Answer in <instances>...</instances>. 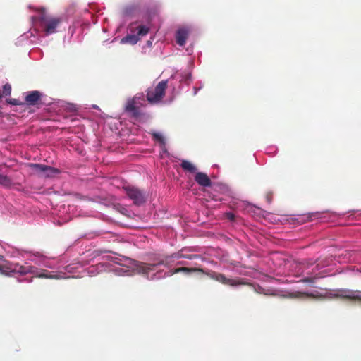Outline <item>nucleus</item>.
Instances as JSON below:
<instances>
[{
  "instance_id": "obj_20",
  "label": "nucleus",
  "mask_w": 361,
  "mask_h": 361,
  "mask_svg": "<svg viewBox=\"0 0 361 361\" xmlns=\"http://www.w3.org/2000/svg\"><path fill=\"white\" fill-rule=\"evenodd\" d=\"M11 92V86L9 84H6L3 87L2 94L3 95L8 96L10 95Z\"/></svg>"
},
{
  "instance_id": "obj_16",
  "label": "nucleus",
  "mask_w": 361,
  "mask_h": 361,
  "mask_svg": "<svg viewBox=\"0 0 361 361\" xmlns=\"http://www.w3.org/2000/svg\"><path fill=\"white\" fill-rule=\"evenodd\" d=\"M180 166L182 169L190 173H194L196 171V167L190 161L187 160H183L180 164Z\"/></svg>"
},
{
  "instance_id": "obj_5",
  "label": "nucleus",
  "mask_w": 361,
  "mask_h": 361,
  "mask_svg": "<svg viewBox=\"0 0 361 361\" xmlns=\"http://www.w3.org/2000/svg\"><path fill=\"white\" fill-rule=\"evenodd\" d=\"M127 196L133 201L136 205H141L146 201L145 194L143 191L134 186L123 187Z\"/></svg>"
},
{
  "instance_id": "obj_14",
  "label": "nucleus",
  "mask_w": 361,
  "mask_h": 361,
  "mask_svg": "<svg viewBox=\"0 0 361 361\" xmlns=\"http://www.w3.org/2000/svg\"><path fill=\"white\" fill-rule=\"evenodd\" d=\"M31 166L37 172H39V173H44L46 171H56V168H54V167H51V166H47V165H43V164H31Z\"/></svg>"
},
{
  "instance_id": "obj_13",
  "label": "nucleus",
  "mask_w": 361,
  "mask_h": 361,
  "mask_svg": "<svg viewBox=\"0 0 361 361\" xmlns=\"http://www.w3.org/2000/svg\"><path fill=\"white\" fill-rule=\"evenodd\" d=\"M139 40V37H137L135 34L132 33L123 37L121 40V42L123 44H130L133 45L137 44Z\"/></svg>"
},
{
  "instance_id": "obj_1",
  "label": "nucleus",
  "mask_w": 361,
  "mask_h": 361,
  "mask_svg": "<svg viewBox=\"0 0 361 361\" xmlns=\"http://www.w3.org/2000/svg\"><path fill=\"white\" fill-rule=\"evenodd\" d=\"M0 272L4 274L9 275L10 273H18L25 275L29 273L34 274L35 276L44 279H58L56 276L51 275L47 270L40 272L35 267L25 264L20 265L17 263L7 262L5 265H0Z\"/></svg>"
},
{
  "instance_id": "obj_6",
  "label": "nucleus",
  "mask_w": 361,
  "mask_h": 361,
  "mask_svg": "<svg viewBox=\"0 0 361 361\" xmlns=\"http://www.w3.org/2000/svg\"><path fill=\"white\" fill-rule=\"evenodd\" d=\"M204 274H207L210 279H214L224 285L237 286L244 284V283L241 282L238 279L227 278L224 274L214 271L205 272Z\"/></svg>"
},
{
  "instance_id": "obj_12",
  "label": "nucleus",
  "mask_w": 361,
  "mask_h": 361,
  "mask_svg": "<svg viewBox=\"0 0 361 361\" xmlns=\"http://www.w3.org/2000/svg\"><path fill=\"white\" fill-rule=\"evenodd\" d=\"M189 35V31L186 28H180L177 30L176 37V42L180 46L185 45Z\"/></svg>"
},
{
  "instance_id": "obj_11",
  "label": "nucleus",
  "mask_w": 361,
  "mask_h": 361,
  "mask_svg": "<svg viewBox=\"0 0 361 361\" xmlns=\"http://www.w3.org/2000/svg\"><path fill=\"white\" fill-rule=\"evenodd\" d=\"M125 110L133 117L137 118L140 116L139 108L136 106V102L134 99H130L127 102Z\"/></svg>"
},
{
  "instance_id": "obj_2",
  "label": "nucleus",
  "mask_w": 361,
  "mask_h": 361,
  "mask_svg": "<svg viewBox=\"0 0 361 361\" xmlns=\"http://www.w3.org/2000/svg\"><path fill=\"white\" fill-rule=\"evenodd\" d=\"M32 20L36 21L39 27L43 30L46 35L54 34L56 32V27L62 22V18L47 15L44 8L38 17H32Z\"/></svg>"
},
{
  "instance_id": "obj_30",
  "label": "nucleus",
  "mask_w": 361,
  "mask_h": 361,
  "mask_svg": "<svg viewBox=\"0 0 361 361\" xmlns=\"http://www.w3.org/2000/svg\"><path fill=\"white\" fill-rule=\"evenodd\" d=\"M184 263H185V262H178L177 263V264H183Z\"/></svg>"
},
{
  "instance_id": "obj_27",
  "label": "nucleus",
  "mask_w": 361,
  "mask_h": 361,
  "mask_svg": "<svg viewBox=\"0 0 361 361\" xmlns=\"http://www.w3.org/2000/svg\"><path fill=\"white\" fill-rule=\"evenodd\" d=\"M226 216L228 219L231 221H233L235 219V215L231 212L226 213Z\"/></svg>"
},
{
  "instance_id": "obj_4",
  "label": "nucleus",
  "mask_w": 361,
  "mask_h": 361,
  "mask_svg": "<svg viewBox=\"0 0 361 361\" xmlns=\"http://www.w3.org/2000/svg\"><path fill=\"white\" fill-rule=\"evenodd\" d=\"M166 87L167 81L162 80L156 87L149 88L147 92V100L152 103L160 101L165 94Z\"/></svg>"
},
{
  "instance_id": "obj_24",
  "label": "nucleus",
  "mask_w": 361,
  "mask_h": 361,
  "mask_svg": "<svg viewBox=\"0 0 361 361\" xmlns=\"http://www.w3.org/2000/svg\"><path fill=\"white\" fill-rule=\"evenodd\" d=\"M59 173V169H56V171H46L44 172V174L47 177H51L53 176H54L55 174H57Z\"/></svg>"
},
{
  "instance_id": "obj_29",
  "label": "nucleus",
  "mask_w": 361,
  "mask_h": 361,
  "mask_svg": "<svg viewBox=\"0 0 361 361\" xmlns=\"http://www.w3.org/2000/svg\"><path fill=\"white\" fill-rule=\"evenodd\" d=\"M267 200L268 202H271V195L268 194L267 195Z\"/></svg>"
},
{
  "instance_id": "obj_21",
  "label": "nucleus",
  "mask_w": 361,
  "mask_h": 361,
  "mask_svg": "<svg viewBox=\"0 0 361 361\" xmlns=\"http://www.w3.org/2000/svg\"><path fill=\"white\" fill-rule=\"evenodd\" d=\"M317 277H305L302 279H301V282L303 283H313L315 282Z\"/></svg>"
},
{
  "instance_id": "obj_17",
  "label": "nucleus",
  "mask_w": 361,
  "mask_h": 361,
  "mask_svg": "<svg viewBox=\"0 0 361 361\" xmlns=\"http://www.w3.org/2000/svg\"><path fill=\"white\" fill-rule=\"evenodd\" d=\"M291 297L296 298H303V297L317 298L318 297V295H317L312 293L298 291V292H295V293H292Z\"/></svg>"
},
{
  "instance_id": "obj_18",
  "label": "nucleus",
  "mask_w": 361,
  "mask_h": 361,
  "mask_svg": "<svg viewBox=\"0 0 361 361\" xmlns=\"http://www.w3.org/2000/svg\"><path fill=\"white\" fill-rule=\"evenodd\" d=\"M151 135L154 141L158 142L161 145H165V138L160 133L152 132Z\"/></svg>"
},
{
  "instance_id": "obj_26",
  "label": "nucleus",
  "mask_w": 361,
  "mask_h": 361,
  "mask_svg": "<svg viewBox=\"0 0 361 361\" xmlns=\"http://www.w3.org/2000/svg\"><path fill=\"white\" fill-rule=\"evenodd\" d=\"M7 102L8 104H13V105H19V104H20V103L18 102V100L16 99H8V100H7Z\"/></svg>"
},
{
  "instance_id": "obj_19",
  "label": "nucleus",
  "mask_w": 361,
  "mask_h": 361,
  "mask_svg": "<svg viewBox=\"0 0 361 361\" xmlns=\"http://www.w3.org/2000/svg\"><path fill=\"white\" fill-rule=\"evenodd\" d=\"M11 183L12 180L8 176L0 173V185L8 187Z\"/></svg>"
},
{
  "instance_id": "obj_10",
  "label": "nucleus",
  "mask_w": 361,
  "mask_h": 361,
  "mask_svg": "<svg viewBox=\"0 0 361 361\" xmlns=\"http://www.w3.org/2000/svg\"><path fill=\"white\" fill-rule=\"evenodd\" d=\"M195 180L201 186L209 187L212 185V181L209 176L203 172H197L195 176Z\"/></svg>"
},
{
  "instance_id": "obj_22",
  "label": "nucleus",
  "mask_w": 361,
  "mask_h": 361,
  "mask_svg": "<svg viewBox=\"0 0 361 361\" xmlns=\"http://www.w3.org/2000/svg\"><path fill=\"white\" fill-rule=\"evenodd\" d=\"M173 257H174L175 259H181V258H185V257H186V255L182 254L180 252H176V253H173Z\"/></svg>"
},
{
  "instance_id": "obj_23",
  "label": "nucleus",
  "mask_w": 361,
  "mask_h": 361,
  "mask_svg": "<svg viewBox=\"0 0 361 361\" xmlns=\"http://www.w3.org/2000/svg\"><path fill=\"white\" fill-rule=\"evenodd\" d=\"M200 255H197V254H193V255H186V257H185V259H200Z\"/></svg>"
},
{
  "instance_id": "obj_9",
  "label": "nucleus",
  "mask_w": 361,
  "mask_h": 361,
  "mask_svg": "<svg viewBox=\"0 0 361 361\" xmlns=\"http://www.w3.org/2000/svg\"><path fill=\"white\" fill-rule=\"evenodd\" d=\"M41 93L39 91L35 90L27 92L25 96V100L27 104L34 106L38 104L41 99Z\"/></svg>"
},
{
  "instance_id": "obj_25",
  "label": "nucleus",
  "mask_w": 361,
  "mask_h": 361,
  "mask_svg": "<svg viewBox=\"0 0 361 361\" xmlns=\"http://www.w3.org/2000/svg\"><path fill=\"white\" fill-rule=\"evenodd\" d=\"M178 273H180V267L171 269L169 271V276H173V275H174L176 274H178Z\"/></svg>"
},
{
  "instance_id": "obj_7",
  "label": "nucleus",
  "mask_w": 361,
  "mask_h": 361,
  "mask_svg": "<svg viewBox=\"0 0 361 361\" xmlns=\"http://www.w3.org/2000/svg\"><path fill=\"white\" fill-rule=\"evenodd\" d=\"M336 298L358 301L361 302V292L350 289H341L334 295Z\"/></svg>"
},
{
  "instance_id": "obj_28",
  "label": "nucleus",
  "mask_w": 361,
  "mask_h": 361,
  "mask_svg": "<svg viewBox=\"0 0 361 361\" xmlns=\"http://www.w3.org/2000/svg\"><path fill=\"white\" fill-rule=\"evenodd\" d=\"M159 257H164V256H161L159 255H155L154 257L151 259L152 262L150 263L157 262L159 260Z\"/></svg>"
},
{
  "instance_id": "obj_3",
  "label": "nucleus",
  "mask_w": 361,
  "mask_h": 361,
  "mask_svg": "<svg viewBox=\"0 0 361 361\" xmlns=\"http://www.w3.org/2000/svg\"><path fill=\"white\" fill-rule=\"evenodd\" d=\"M174 257L173 254L170 255L164 256V257H159L157 262L154 263H144L140 262L136 266V270L138 273L145 275L148 274L150 271H154L155 267L158 265H164L166 267H170L174 262Z\"/></svg>"
},
{
  "instance_id": "obj_15",
  "label": "nucleus",
  "mask_w": 361,
  "mask_h": 361,
  "mask_svg": "<svg viewBox=\"0 0 361 361\" xmlns=\"http://www.w3.org/2000/svg\"><path fill=\"white\" fill-rule=\"evenodd\" d=\"M180 272L185 274H190L194 273V272H197V273H201V274L205 273L204 270L202 268H196V267L189 268V267H180Z\"/></svg>"
},
{
  "instance_id": "obj_8",
  "label": "nucleus",
  "mask_w": 361,
  "mask_h": 361,
  "mask_svg": "<svg viewBox=\"0 0 361 361\" xmlns=\"http://www.w3.org/2000/svg\"><path fill=\"white\" fill-rule=\"evenodd\" d=\"M135 23H132L129 27V30L131 33H136L135 35L139 37L140 39L141 37L147 35L149 32V27L147 25H140L137 27H135Z\"/></svg>"
}]
</instances>
